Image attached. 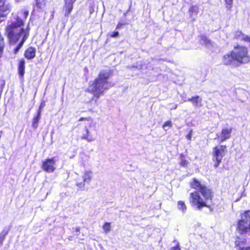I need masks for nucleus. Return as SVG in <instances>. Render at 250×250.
<instances>
[{"label":"nucleus","mask_w":250,"mask_h":250,"mask_svg":"<svg viewBox=\"0 0 250 250\" xmlns=\"http://www.w3.org/2000/svg\"><path fill=\"white\" fill-rule=\"evenodd\" d=\"M190 186L196 190L190 194L189 202L191 205L196 207L198 209L207 207V201L212 199L211 190L195 178L190 181Z\"/></svg>","instance_id":"nucleus-1"},{"label":"nucleus","mask_w":250,"mask_h":250,"mask_svg":"<svg viewBox=\"0 0 250 250\" xmlns=\"http://www.w3.org/2000/svg\"><path fill=\"white\" fill-rule=\"evenodd\" d=\"M23 21L19 18L11 25H8L6 28V32L8 38L11 42H16L22 37V40L14 50V54H17L23 45L24 42L28 38L29 29L24 30L21 26Z\"/></svg>","instance_id":"nucleus-2"},{"label":"nucleus","mask_w":250,"mask_h":250,"mask_svg":"<svg viewBox=\"0 0 250 250\" xmlns=\"http://www.w3.org/2000/svg\"><path fill=\"white\" fill-rule=\"evenodd\" d=\"M110 76V73L109 70H102L98 77L93 82L89 83L88 90L94 94L92 100L96 98V102L101 96L104 95V91L112 86L111 83L108 80Z\"/></svg>","instance_id":"nucleus-3"},{"label":"nucleus","mask_w":250,"mask_h":250,"mask_svg":"<svg viewBox=\"0 0 250 250\" xmlns=\"http://www.w3.org/2000/svg\"><path fill=\"white\" fill-rule=\"evenodd\" d=\"M232 54L234 56L235 60L240 63H248L250 62V57L248 55L247 48L244 46L237 45L232 50Z\"/></svg>","instance_id":"nucleus-4"},{"label":"nucleus","mask_w":250,"mask_h":250,"mask_svg":"<svg viewBox=\"0 0 250 250\" xmlns=\"http://www.w3.org/2000/svg\"><path fill=\"white\" fill-rule=\"evenodd\" d=\"M250 222V210L246 211L241 216L237 224V231L243 234L250 230L249 223Z\"/></svg>","instance_id":"nucleus-5"},{"label":"nucleus","mask_w":250,"mask_h":250,"mask_svg":"<svg viewBox=\"0 0 250 250\" xmlns=\"http://www.w3.org/2000/svg\"><path fill=\"white\" fill-rule=\"evenodd\" d=\"M227 152L226 146L220 145L213 149V160L215 161L214 167L217 168L221 163L223 158Z\"/></svg>","instance_id":"nucleus-6"},{"label":"nucleus","mask_w":250,"mask_h":250,"mask_svg":"<svg viewBox=\"0 0 250 250\" xmlns=\"http://www.w3.org/2000/svg\"><path fill=\"white\" fill-rule=\"evenodd\" d=\"M55 158H48L42 162V168L44 171L51 173L55 170Z\"/></svg>","instance_id":"nucleus-7"},{"label":"nucleus","mask_w":250,"mask_h":250,"mask_svg":"<svg viewBox=\"0 0 250 250\" xmlns=\"http://www.w3.org/2000/svg\"><path fill=\"white\" fill-rule=\"evenodd\" d=\"M232 129L231 128H225L222 130L220 134H217V139L220 143H222L230 137Z\"/></svg>","instance_id":"nucleus-8"},{"label":"nucleus","mask_w":250,"mask_h":250,"mask_svg":"<svg viewBox=\"0 0 250 250\" xmlns=\"http://www.w3.org/2000/svg\"><path fill=\"white\" fill-rule=\"evenodd\" d=\"M187 101L191 102L193 105L196 107H200L203 106L202 99L199 96L197 95L190 98H188Z\"/></svg>","instance_id":"nucleus-9"},{"label":"nucleus","mask_w":250,"mask_h":250,"mask_svg":"<svg viewBox=\"0 0 250 250\" xmlns=\"http://www.w3.org/2000/svg\"><path fill=\"white\" fill-rule=\"evenodd\" d=\"M235 61L234 56L232 54V51L229 53L225 55L223 58V62L226 65L232 64Z\"/></svg>","instance_id":"nucleus-10"},{"label":"nucleus","mask_w":250,"mask_h":250,"mask_svg":"<svg viewBox=\"0 0 250 250\" xmlns=\"http://www.w3.org/2000/svg\"><path fill=\"white\" fill-rule=\"evenodd\" d=\"M85 133H83L82 136V139L85 140L89 142L93 141L95 140V137L92 134L91 130L87 127H85Z\"/></svg>","instance_id":"nucleus-11"},{"label":"nucleus","mask_w":250,"mask_h":250,"mask_svg":"<svg viewBox=\"0 0 250 250\" xmlns=\"http://www.w3.org/2000/svg\"><path fill=\"white\" fill-rule=\"evenodd\" d=\"M35 48L29 47L25 50L24 52V57L28 60H31L35 58Z\"/></svg>","instance_id":"nucleus-12"},{"label":"nucleus","mask_w":250,"mask_h":250,"mask_svg":"<svg viewBox=\"0 0 250 250\" xmlns=\"http://www.w3.org/2000/svg\"><path fill=\"white\" fill-rule=\"evenodd\" d=\"M188 12L192 21H194L199 12V7L197 5H192L189 9Z\"/></svg>","instance_id":"nucleus-13"},{"label":"nucleus","mask_w":250,"mask_h":250,"mask_svg":"<svg viewBox=\"0 0 250 250\" xmlns=\"http://www.w3.org/2000/svg\"><path fill=\"white\" fill-rule=\"evenodd\" d=\"M65 16H68L69 14L71 13L72 9H73V3L76 1V0H65Z\"/></svg>","instance_id":"nucleus-14"},{"label":"nucleus","mask_w":250,"mask_h":250,"mask_svg":"<svg viewBox=\"0 0 250 250\" xmlns=\"http://www.w3.org/2000/svg\"><path fill=\"white\" fill-rule=\"evenodd\" d=\"M92 177L93 172L91 170H84L83 175V181H84V182H86L87 184L89 183L92 179Z\"/></svg>","instance_id":"nucleus-15"},{"label":"nucleus","mask_w":250,"mask_h":250,"mask_svg":"<svg viewBox=\"0 0 250 250\" xmlns=\"http://www.w3.org/2000/svg\"><path fill=\"white\" fill-rule=\"evenodd\" d=\"M234 37L237 39L244 40L246 42H250V37L244 34L241 31H238L235 32Z\"/></svg>","instance_id":"nucleus-16"},{"label":"nucleus","mask_w":250,"mask_h":250,"mask_svg":"<svg viewBox=\"0 0 250 250\" xmlns=\"http://www.w3.org/2000/svg\"><path fill=\"white\" fill-rule=\"evenodd\" d=\"M200 43L202 44L206 45L208 48L211 49V47L213 46V44L211 41L209 40L206 37L203 35L200 36Z\"/></svg>","instance_id":"nucleus-17"},{"label":"nucleus","mask_w":250,"mask_h":250,"mask_svg":"<svg viewBox=\"0 0 250 250\" xmlns=\"http://www.w3.org/2000/svg\"><path fill=\"white\" fill-rule=\"evenodd\" d=\"M25 61L23 59H21L18 64L19 74L21 77H23L24 74Z\"/></svg>","instance_id":"nucleus-18"},{"label":"nucleus","mask_w":250,"mask_h":250,"mask_svg":"<svg viewBox=\"0 0 250 250\" xmlns=\"http://www.w3.org/2000/svg\"><path fill=\"white\" fill-rule=\"evenodd\" d=\"M1 8V10H0V17H4L6 16L9 12V5L7 3H5Z\"/></svg>","instance_id":"nucleus-19"},{"label":"nucleus","mask_w":250,"mask_h":250,"mask_svg":"<svg viewBox=\"0 0 250 250\" xmlns=\"http://www.w3.org/2000/svg\"><path fill=\"white\" fill-rule=\"evenodd\" d=\"M41 110L38 111L37 115L33 119L32 125L34 128H37L38 127V123L41 119Z\"/></svg>","instance_id":"nucleus-20"},{"label":"nucleus","mask_w":250,"mask_h":250,"mask_svg":"<svg viewBox=\"0 0 250 250\" xmlns=\"http://www.w3.org/2000/svg\"><path fill=\"white\" fill-rule=\"evenodd\" d=\"M246 243V239L243 237H237L235 244L237 247H240L241 245H244Z\"/></svg>","instance_id":"nucleus-21"},{"label":"nucleus","mask_w":250,"mask_h":250,"mask_svg":"<svg viewBox=\"0 0 250 250\" xmlns=\"http://www.w3.org/2000/svg\"><path fill=\"white\" fill-rule=\"evenodd\" d=\"M178 208L181 210L183 213H185L187 210V207L184 202L179 201L178 202Z\"/></svg>","instance_id":"nucleus-22"},{"label":"nucleus","mask_w":250,"mask_h":250,"mask_svg":"<svg viewBox=\"0 0 250 250\" xmlns=\"http://www.w3.org/2000/svg\"><path fill=\"white\" fill-rule=\"evenodd\" d=\"M8 233V231L6 230H3L0 234V246L3 243V242L5 239L6 235Z\"/></svg>","instance_id":"nucleus-23"},{"label":"nucleus","mask_w":250,"mask_h":250,"mask_svg":"<svg viewBox=\"0 0 250 250\" xmlns=\"http://www.w3.org/2000/svg\"><path fill=\"white\" fill-rule=\"evenodd\" d=\"M105 233H108L111 229V226L110 223H105L103 227Z\"/></svg>","instance_id":"nucleus-24"},{"label":"nucleus","mask_w":250,"mask_h":250,"mask_svg":"<svg viewBox=\"0 0 250 250\" xmlns=\"http://www.w3.org/2000/svg\"><path fill=\"white\" fill-rule=\"evenodd\" d=\"M188 164V162L187 160H185L183 158V155L182 154L181 155V162H180V165L182 167H186L187 166Z\"/></svg>","instance_id":"nucleus-25"},{"label":"nucleus","mask_w":250,"mask_h":250,"mask_svg":"<svg viewBox=\"0 0 250 250\" xmlns=\"http://www.w3.org/2000/svg\"><path fill=\"white\" fill-rule=\"evenodd\" d=\"M172 126V123L170 121H167L164 123V124L163 125V128L164 130H167V127H170Z\"/></svg>","instance_id":"nucleus-26"},{"label":"nucleus","mask_w":250,"mask_h":250,"mask_svg":"<svg viewBox=\"0 0 250 250\" xmlns=\"http://www.w3.org/2000/svg\"><path fill=\"white\" fill-rule=\"evenodd\" d=\"M226 3V7L228 9L230 10L231 8V5L233 0H225Z\"/></svg>","instance_id":"nucleus-27"},{"label":"nucleus","mask_w":250,"mask_h":250,"mask_svg":"<svg viewBox=\"0 0 250 250\" xmlns=\"http://www.w3.org/2000/svg\"><path fill=\"white\" fill-rule=\"evenodd\" d=\"M85 183H86L84 182V181H83V182H82L77 183L76 184V185H77V186L79 187L80 188H83L85 186Z\"/></svg>","instance_id":"nucleus-28"},{"label":"nucleus","mask_w":250,"mask_h":250,"mask_svg":"<svg viewBox=\"0 0 250 250\" xmlns=\"http://www.w3.org/2000/svg\"><path fill=\"white\" fill-rule=\"evenodd\" d=\"M119 35V32L117 31H114L112 33L110 36L112 37H116Z\"/></svg>","instance_id":"nucleus-29"},{"label":"nucleus","mask_w":250,"mask_h":250,"mask_svg":"<svg viewBox=\"0 0 250 250\" xmlns=\"http://www.w3.org/2000/svg\"><path fill=\"white\" fill-rule=\"evenodd\" d=\"M192 136V130H190L188 134L186 136L187 139L188 140H190Z\"/></svg>","instance_id":"nucleus-30"},{"label":"nucleus","mask_w":250,"mask_h":250,"mask_svg":"<svg viewBox=\"0 0 250 250\" xmlns=\"http://www.w3.org/2000/svg\"><path fill=\"white\" fill-rule=\"evenodd\" d=\"M170 250H181L179 246L178 245L177 246L171 248Z\"/></svg>","instance_id":"nucleus-31"},{"label":"nucleus","mask_w":250,"mask_h":250,"mask_svg":"<svg viewBox=\"0 0 250 250\" xmlns=\"http://www.w3.org/2000/svg\"><path fill=\"white\" fill-rule=\"evenodd\" d=\"M5 3V1L4 0H0V10H1V7Z\"/></svg>","instance_id":"nucleus-32"},{"label":"nucleus","mask_w":250,"mask_h":250,"mask_svg":"<svg viewBox=\"0 0 250 250\" xmlns=\"http://www.w3.org/2000/svg\"><path fill=\"white\" fill-rule=\"evenodd\" d=\"M44 105V104H41L38 111L41 110V113L42 111V108L43 107Z\"/></svg>","instance_id":"nucleus-33"},{"label":"nucleus","mask_w":250,"mask_h":250,"mask_svg":"<svg viewBox=\"0 0 250 250\" xmlns=\"http://www.w3.org/2000/svg\"><path fill=\"white\" fill-rule=\"evenodd\" d=\"M23 16L25 18H26V17H27L28 16V12L27 11H24L23 12Z\"/></svg>","instance_id":"nucleus-34"},{"label":"nucleus","mask_w":250,"mask_h":250,"mask_svg":"<svg viewBox=\"0 0 250 250\" xmlns=\"http://www.w3.org/2000/svg\"><path fill=\"white\" fill-rule=\"evenodd\" d=\"M92 126H93L94 129H95V125L93 123H91L89 125V127H91Z\"/></svg>","instance_id":"nucleus-35"},{"label":"nucleus","mask_w":250,"mask_h":250,"mask_svg":"<svg viewBox=\"0 0 250 250\" xmlns=\"http://www.w3.org/2000/svg\"><path fill=\"white\" fill-rule=\"evenodd\" d=\"M123 25V24L121 23H119L117 26L116 28H120L121 27V26Z\"/></svg>","instance_id":"nucleus-36"},{"label":"nucleus","mask_w":250,"mask_h":250,"mask_svg":"<svg viewBox=\"0 0 250 250\" xmlns=\"http://www.w3.org/2000/svg\"><path fill=\"white\" fill-rule=\"evenodd\" d=\"M240 250H250V247H249V248H247L246 249H240Z\"/></svg>","instance_id":"nucleus-37"},{"label":"nucleus","mask_w":250,"mask_h":250,"mask_svg":"<svg viewBox=\"0 0 250 250\" xmlns=\"http://www.w3.org/2000/svg\"><path fill=\"white\" fill-rule=\"evenodd\" d=\"M75 230H76V232H78V231H80V228H76Z\"/></svg>","instance_id":"nucleus-38"},{"label":"nucleus","mask_w":250,"mask_h":250,"mask_svg":"<svg viewBox=\"0 0 250 250\" xmlns=\"http://www.w3.org/2000/svg\"><path fill=\"white\" fill-rule=\"evenodd\" d=\"M84 119V118H81L80 119L79 121H81L83 120Z\"/></svg>","instance_id":"nucleus-39"},{"label":"nucleus","mask_w":250,"mask_h":250,"mask_svg":"<svg viewBox=\"0 0 250 250\" xmlns=\"http://www.w3.org/2000/svg\"><path fill=\"white\" fill-rule=\"evenodd\" d=\"M177 108V105H175L173 107V109H176Z\"/></svg>","instance_id":"nucleus-40"}]
</instances>
